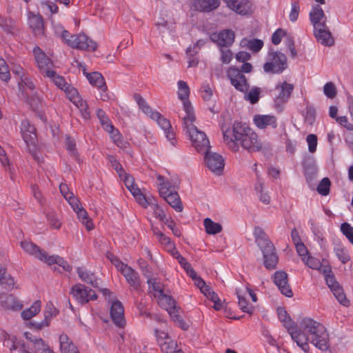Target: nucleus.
I'll use <instances>...</instances> for the list:
<instances>
[{"mask_svg":"<svg viewBox=\"0 0 353 353\" xmlns=\"http://www.w3.org/2000/svg\"><path fill=\"white\" fill-rule=\"evenodd\" d=\"M33 53L40 71L46 76L48 71H52L50 68L52 66V62L39 47H35Z\"/></svg>","mask_w":353,"mask_h":353,"instance_id":"f3484780","label":"nucleus"},{"mask_svg":"<svg viewBox=\"0 0 353 353\" xmlns=\"http://www.w3.org/2000/svg\"><path fill=\"white\" fill-rule=\"evenodd\" d=\"M0 27L7 34L14 35L18 32L19 28L15 21L12 19L3 18L0 16Z\"/></svg>","mask_w":353,"mask_h":353,"instance_id":"4c0bfd02","label":"nucleus"},{"mask_svg":"<svg viewBox=\"0 0 353 353\" xmlns=\"http://www.w3.org/2000/svg\"><path fill=\"white\" fill-rule=\"evenodd\" d=\"M334 253L339 260L343 264L350 260V256L346 248L342 245H336L334 248Z\"/></svg>","mask_w":353,"mask_h":353,"instance_id":"c03bdc74","label":"nucleus"},{"mask_svg":"<svg viewBox=\"0 0 353 353\" xmlns=\"http://www.w3.org/2000/svg\"><path fill=\"white\" fill-rule=\"evenodd\" d=\"M254 236L256 244L261 249L268 245H270L271 247L272 244H273L268 239V235L259 226L254 228Z\"/></svg>","mask_w":353,"mask_h":353,"instance_id":"f704fd0d","label":"nucleus"},{"mask_svg":"<svg viewBox=\"0 0 353 353\" xmlns=\"http://www.w3.org/2000/svg\"><path fill=\"white\" fill-rule=\"evenodd\" d=\"M220 6V0H196L194 6L196 10L209 12Z\"/></svg>","mask_w":353,"mask_h":353,"instance_id":"2f4dec72","label":"nucleus"},{"mask_svg":"<svg viewBox=\"0 0 353 353\" xmlns=\"http://www.w3.org/2000/svg\"><path fill=\"white\" fill-rule=\"evenodd\" d=\"M255 125L260 129H265L268 127L276 128L277 127V120L272 115L256 114L253 118Z\"/></svg>","mask_w":353,"mask_h":353,"instance_id":"b1692460","label":"nucleus"},{"mask_svg":"<svg viewBox=\"0 0 353 353\" xmlns=\"http://www.w3.org/2000/svg\"><path fill=\"white\" fill-rule=\"evenodd\" d=\"M300 328L307 333L310 343L322 351L329 349V334L325 327L310 318H303L300 322Z\"/></svg>","mask_w":353,"mask_h":353,"instance_id":"7ed1b4c3","label":"nucleus"},{"mask_svg":"<svg viewBox=\"0 0 353 353\" xmlns=\"http://www.w3.org/2000/svg\"><path fill=\"white\" fill-rule=\"evenodd\" d=\"M279 320L283 323L284 326L290 331L294 328V323L291 319L287 312L283 307H279L277 310Z\"/></svg>","mask_w":353,"mask_h":353,"instance_id":"79ce46f5","label":"nucleus"},{"mask_svg":"<svg viewBox=\"0 0 353 353\" xmlns=\"http://www.w3.org/2000/svg\"><path fill=\"white\" fill-rule=\"evenodd\" d=\"M70 205L77 213L78 219L85 225L86 229L89 231L92 230L94 228L93 223L89 219L88 212L81 207L79 200L77 199H73Z\"/></svg>","mask_w":353,"mask_h":353,"instance_id":"a211bd4d","label":"nucleus"},{"mask_svg":"<svg viewBox=\"0 0 353 353\" xmlns=\"http://www.w3.org/2000/svg\"><path fill=\"white\" fill-rule=\"evenodd\" d=\"M170 317L173 321L183 330H187L189 327L188 324L183 319L181 315L178 312V309H176L170 314Z\"/></svg>","mask_w":353,"mask_h":353,"instance_id":"5fc2aeb1","label":"nucleus"},{"mask_svg":"<svg viewBox=\"0 0 353 353\" xmlns=\"http://www.w3.org/2000/svg\"><path fill=\"white\" fill-rule=\"evenodd\" d=\"M0 283L10 288L13 287L14 282L12 277L6 273V269L0 266Z\"/></svg>","mask_w":353,"mask_h":353,"instance_id":"13d9d810","label":"nucleus"},{"mask_svg":"<svg viewBox=\"0 0 353 353\" xmlns=\"http://www.w3.org/2000/svg\"><path fill=\"white\" fill-rule=\"evenodd\" d=\"M204 226L206 232L209 234H215L222 230L221 224L212 221L210 218L205 219Z\"/></svg>","mask_w":353,"mask_h":353,"instance_id":"49530a36","label":"nucleus"},{"mask_svg":"<svg viewBox=\"0 0 353 353\" xmlns=\"http://www.w3.org/2000/svg\"><path fill=\"white\" fill-rule=\"evenodd\" d=\"M134 98L136 102L137 103L139 108H141L145 114L148 115L150 117V114H152V113H154L155 111H152V110L148 105L145 99L139 94H135L134 95Z\"/></svg>","mask_w":353,"mask_h":353,"instance_id":"8fccbe9b","label":"nucleus"},{"mask_svg":"<svg viewBox=\"0 0 353 353\" xmlns=\"http://www.w3.org/2000/svg\"><path fill=\"white\" fill-rule=\"evenodd\" d=\"M323 273L325 274V279L328 287L332 289L335 286L339 285L338 282L336 281L334 274L332 273V270L330 268H325L323 270Z\"/></svg>","mask_w":353,"mask_h":353,"instance_id":"680f3d73","label":"nucleus"},{"mask_svg":"<svg viewBox=\"0 0 353 353\" xmlns=\"http://www.w3.org/2000/svg\"><path fill=\"white\" fill-rule=\"evenodd\" d=\"M234 32L229 29L223 30L219 32H213L210 34V39L220 47H228L234 41Z\"/></svg>","mask_w":353,"mask_h":353,"instance_id":"ddd939ff","label":"nucleus"},{"mask_svg":"<svg viewBox=\"0 0 353 353\" xmlns=\"http://www.w3.org/2000/svg\"><path fill=\"white\" fill-rule=\"evenodd\" d=\"M97 115L98 119L100 121V123H101L103 128L105 130H110V131L112 130L113 125L112 124L110 120L109 119L107 114L103 110L98 109L97 111Z\"/></svg>","mask_w":353,"mask_h":353,"instance_id":"09e8293b","label":"nucleus"},{"mask_svg":"<svg viewBox=\"0 0 353 353\" xmlns=\"http://www.w3.org/2000/svg\"><path fill=\"white\" fill-rule=\"evenodd\" d=\"M123 307L119 301H115L112 303L110 307V316L116 325L123 327L125 323L123 316Z\"/></svg>","mask_w":353,"mask_h":353,"instance_id":"412c9836","label":"nucleus"},{"mask_svg":"<svg viewBox=\"0 0 353 353\" xmlns=\"http://www.w3.org/2000/svg\"><path fill=\"white\" fill-rule=\"evenodd\" d=\"M107 159L110 163L111 166L117 171L119 177L121 178L123 176V172H124V170L123 169L121 163L112 155H108Z\"/></svg>","mask_w":353,"mask_h":353,"instance_id":"69168bd1","label":"nucleus"},{"mask_svg":"<svg viewBox=\"0 0 353 353\" xmlns=\"http://www.w3.org/2000/svg\"><path fill=\"white\" fill-rule=\"evenodd\" d=\"M288 332L290 334L292 339L305 352H309L310 347L308 341H310V339L306 332L303 331L301 328L300 330H295V325H294V328L288 331Z\"/></svg>","mask_w":353,"mask_h":353,"instance_id":"6ab92c4d","label":"nucleus"},{"mask_svg":"<svg viewBox=\"0 0 353 353\" xmlns=\"http://www.w3.org/2000/svg\"><path fill=\"white\" fill-rule=\"evenodd\" d=\"M227 6L236 13L245 15L250 12L248 0H224Z\"/></svg>","mask_w":353,"mask_h":353,"instance_id":"c85d7f7f","label":"nucleus"},{"mask_svg":"<svg viewBox=\"0 0 353 353\" xmlns=\"http://www.w3.org/2000/svg\"><path fill=\"white\" fill-rule=\"evenodd\" d=\"M59 346L61 353H79L76 345L65 334L59 336Z\"/></svg>","mask_w":353,"mask_h":353,"instance_id":"473e14b6","label":"nucleus"},{"mask_svg":"<svg viewBox=\"0 0 353 353\" xmlns=\"http://www.w3.org/2000/svg\"><path fill=\"white\" fill-rule=\"evenodd\" d=\"M46 263L48 264L49 265L52 264H57L62 267L65 271L68 272H70L72 270V266L66 261L58 255L48 256Z\"/></svg>","mask_w":353,"mask_h":353,"instance_id":"ea45409f","label":"nucleus"},{"mask_svg":"<svg viewBox=\"0 0 353 353\" xmlns=\"http://www.w3.org/2000/svg\"><path fill=\"white\" fill-rule=\"evenodd\" d=\"M241 46L242 47L247 48L248 49L250 50L251 51L254 52H259L262 47L263 46V41L260 39H243L241 41Z\"/></svg>","mask_w":353,"mask_h":353,"instance_id":"58836bf2","label":"nucleus"},{"mask_svg":"<svg viewBox=\"0 0 353 353\" xmlns=\"http://www.w3.org/2000/svg\"><path fill=\"white\" fill-rule=\"evenodd\" d=\"M21 130L24 141L28 144H34L36 139L35 128L29 121L24 120L21 122Z\"/></svg>","mask_w":353,"mask_h":353,"instance_id":"cd10ccee","label":"nucleus"},{"mask_svg":"<svg viewBox=\"0 0 353 353\" xmlns=\"http://www.w3.org/2000/svg\"><path fill=\"white\" fill-rule=\"evenodd\" d=\"M46 77H49L62 90H64L67 85H69L63 77L57 74L54 70L48 71Z\"/></svg>","mask_w":353,"mask_h":353,"instance_id":"a18cd8bd","label":"nucleus"},{"mask_svg":"<svg viewBox=\"0 0 353 353\" xmlns=\"http://www.w3.org/2000/svg\"><path fill=\"white\" fill-rule=\"evenodd\" d=\"M25 337L28 341L27 347L31 349L33 353H50L52 349L41 338L33 336L30 332H26Z\"/></svg>","mask_w":353,"mask_h":353,"instance_id":"9b49d317","label":"nucleus"},{"mask_svg":"<svg viewBox=\"0 0 353 353\" xmlns=\"http://www.w3.org/2000/svg\"><path fill=\"white\" fill-rule=\"evenodd\" d=\"M77 63L79 68H83V74L87 77L88 80L89 81L91 85L99 88L103 92L106 91L107 86L105 85V79L101 73L98 72L88 73L86 72V69L83 63L78 61H77Z\"/></svg>","mask_w":353,"mask_h":353,"instance_id":"dca6fc26","label":"nucleus"},{"mask_svg":"<svg viewBox=\"0 0 353 353\" xmlns=\"http://www.w3.org/2000/svg\"><path fill=\"white\" fill-rule=\"evenodd\" d=\"M252 65L250 63H243L241 69L231 67L227 72V76L231 81V84L239 91L245 92L249 90V83L243 72H251Z\"/></svg>","mask_w":353,"mask_h":353,"instance_id":"39448f33","label":"nucleus"},{"mask_svg":"<svg viewBox=\"0 0 353 353\" xmlns=\"http://www.w3.org/2000/svg\"><path fill=\"white\" fill-rule=\"evenodd\" d=\"M58 313V311L54 307L52 303H48L46 304L45 310H44V319L40 323H34L33 325L35 326L37 329H41L44 327L48 326V321L53 316H55Z\"/></svg>","mask_w":353,"mask_h":353,"instance_id":"72a5a7b5","label":"nucleus"},{"mask_svg":"<svg viewBox=\"0 0 353 353\" xmlns=\"http://www.w3.org/2000/svg\"><path fill=\"white\" fill-rule=\"evenodd\" d=\"M157 299L159 305L165 309L168 314L177 309L175 301L170 296L163 294Z\"/></svg>","mask_w":353,"mask_h":353,"instance_id":"e433bc0d","label":"nucleus"},{"mask_svg":"<svg viewBox=\"0 0 353 353\" xmlns=\"http://www.w3.org/2000/svg\"><path fill=\"white\" fill-rule=\"evenodd\" d=\"M184 110L186 113V116L183 119V124L184 129L186 130V134H188L193 147H194L198 152H205L210 148V141L205 133L199 130L194 125L193 123L195 121V115L191 103L185 102L184 103Z\"/></svg>","mask_w":353,"mask_h":353,"instance_id":"f03ea898","label":"nucleus"},{"mask_svg":"<svg viewBox=\"0 0 353 353\" xmlns=\"http://www.w3.org/2000/svg\"><path fill=\"white\" fill-rule=\"evenodd\" d=\"M121 273L125 277L126 281L134 290L139 291L141 288V279L139 273L127 265Z\"/></svg>","mask_w":353,"mask_h":353,"instance_id":"aec40b11","label":"nucleus"},{"mask_svg":"<svg viewBox=\"0 0 353 353\" xmlns=\"http://www.w3.org/2000/svg\"><path fill=\"white\" fill-rule=\"evenodd\" d=\"M255 190L259 194V197L261 202H263L265 205L270 203V198L267 193L263 192V183L259 179L255 184Z\"/></svg>","mask_w":353,"mask_h":353,"instance_id":"6e6d98bb","label":"nucleus"},{"mask_svg":"<svg viewBox=\"0 0 353 353\" xmlns=\"http://www.w3.org/2000/svg\"><path fill=\"white\" fill-rule=\"evenodd\" d=\"M20 245L23 251L28 254L34 256L42 262H46L49 255L36 244L31 241H23L20 243Z\"/></svg>","mask_w":353,"mask_h":353,"instance_id":"4468645a","label":"nucleus"},{"mask_svg":"<svg viewBox=\"0 0 353 353\" xmlns=\"http://www.w3.org/2000/svg\"><path fill=\"white\" fill-rule=\"evenodd\" d=\"M70 292L73 297L80 304H85L97 298V295L93 290L81 283L73 285Z\"/></svg>","mask_w":353,"mask_h":353,"instance_id":"0eeeda50","label":"nucleus"},{"mask_svg":"<svg viewBox=\"0 0 353 353\" xmlns=\"http://www.w3.org/2000/svg\"><path fill=\"white\" fill-rule=\"evenodd\" d=\"M341 230L350 242L353 244V228L349 223H343L341 225Z\"/></svg>","mask_w":353,"mask_h":353,"instance_id":"774afa93","label":"nucleus"},{"mask_svg":"<svg viewBox=\"0 0 353 353\" xmlns=\"http://www.w3.org/2000/svg\"><path fill=\"white\" fill-rule=\"evenodd\" d=\"M291 11L289 14V19L292 22H295L299 17L300 12V6L298 0H292Z\"/></svg>","mask_w":353,"mask_h":353,"instance_id":"052dcab7","label":"nucleus"},{"mask_svg":"<svg viewBox=\"0 0 353 353\" xmlns=\"http://www.w3.org/2000/svg\"><path fill=\"white\" fill-rule=\"evenodd\" d=\"M294 90V85L286 81L276 85L275 90L278 94H275L274 103L276 108H281L290 99Z\"/></svg>","mask_w":353,"mask_h":353,"instance_id":"1a4fd4ad","label":"nucleus"},{"mask_svg":"<svg viewBox=\"0 0 353 353\" xmlns=\"http://www.w3.org/2000/svg\"><path fill=\"white\" fill-rule=\"evenodd\" d=\"M222 131L225 143L234 152H238L240 147L249 152H259L263 148L258 134L245 123L235 121L232 130Z\"/></svg>","mask_w":353,"mask_h":353,"instance_id":"f257e3e1","label":"nucleus"},{"mask_svg":"<svg viewBox=\"0 0 353 353\" xmlns=\"http://www.w3.org/2000/svg\"><path fill=\"white\" fill-rule=\"evenodd\" d=\"M205 162L210 170L216 175H221L224 168V159L223 157L216 152H205Z\"/></svg>","mask_w":353,"mask_h":353,"instance_id":"6e6552de","label":"nucleus"},{"mask_svg":"<svg viewBox=\"0 0 353 353\" xmlns=\"http://www.w3.org/2000/svg\"><path fill=\"white\" fill-rule=\"evenodd\" d=\"M270 61L263 65L265 72L280 74L288 67L287 57L281 52H273L269 54Z\"/></svg>","mask_w":353,"mask_h":353,"instance_id":"423d86ee","label":"nucleus"},{"mask_svg":"<svg viewBox=\"0 0 353 353\" xmlns=\"http://www.w3.org/2000/svg\"><path fill=\"white\" fill-rule=\"evenodd\" d=\"M77 274L82 281L91 285L93 288H99V283L94 274L83 268H77Z\"/></svg>","mask_w":353,"mask_h":353,"instance_id":"c9c22d12","label":"nucleus"},{"mask_svg":"<svg viewBox=\"0 0 353 353\" xmlns=\"http://www.w3.org/2000/svg\"><path fill=\"white\" fill-rule=\"evenodd\" d=\"M274 283L280 292L288 297H292L293 292L288 284V274L283 271H276L274 274Z\"/></svg>","mask_w":353,"mask_h":353,"instance_id":"2eb2a0df","label":"nucleus"},{"mask_svg":"<svg viewBox=\"0 0 353 353\" xmlns=\"http://www.w3.org/2000/svg\"><path fill=\"white\" fill-rule=\"evenodd\" d=\"M157 341L162 352L175 353L177 351L176 343L172 340L167 332L155 330Z\"/></svg>","mask_w":353,"mask_h":353,"instance_id":"f8f14e48","label":"nucleus"},{"mask_svg":"<svg viewBox=\"0 0 353 353\" xmlns=\"http://www.w3.org/2000/svg\"><path fill=\"white\" fill-rule=\"evenodd\" d=\"M29 27L36 36H42L44 34V25L43 19L40 15L30 13L28 15Z\"/></svg>","mask_w":353,"mask_h":353,"instance_id":"a878e982","label":"nucleus"},{"mask_svg":"<svg viewBox=\"0 0 353 353\" xmlns=\"http://www.w3.org/2000/svg\"><path fill=\"white\" fill-rule=\"evenodd\" d=\"M10 78V74L6 61L0 58V79L4 81H7Z\"/></svg>","mask_w":353,"mask_h":353,"instance_id":"338daca9","label":"nucleus"},{"mask_svg":"<svg viewBox=\"0 0 353 353\" xmlns=\"http://www.w3.org/2000/svg\"><path fill=\"white\" fill-rule=\"evenodd\" d=\"M330 185L331 183L330 179L327 177L323 178L319 183L316 190L320 194L326 196L330 192Z\"/></svg>","mask_w":353,"mask_h":353,"instance_id":"bf43d9fd","label":"nucleus"},{"mask_svg":"<svg viewBox=\"0 0 353 353\" xmlns=\"http://www.w3.org/2000/svg\"><path fill=\"white\" fill-rule=\"evenodd\" d=\"M303 261L305 263L306 265H307L310 268L314 270H320L321 267V261L313 256H307L302 258Z\"/></svg>","mask_w":353,"mask_h":353,"instance_id":"0e129e2a","label":"nucleus"},{"mask_svg":"<svg viewBox=\"0 0 353 353\" xmlns=\"http://www.w3.org/2000/svg\"><path fill=\"white\" fill-rule=\"evenodd\" d=\"M263 254L264 265L267 269L272 270L276 268L278 263V256L275 252V248L273 244L272 246L268 245L261 249Z\"/></svg>","mask_w":353,"mask_h":353,"instance_id":"4be33fe9","label":"nucleus"},{"mask_svg":"<svg viewBox=\"0 0 353 353\" xmlns=\"http://www.w3.org/2000/svg\"><path fill=\"white\" fill-rule=\"evenodd\" d=\"M150 118L157 122L158 125L164 131L165 137L170 143L174 146L176 145V141L175 139V134L172 130V125L169 120L157 111L150 114Z\"/></svg>","mask_w":353,"mask_h":353,"instance_id":"9d476101","label":"nucleus"},{"mask_svg":"<svg viewBox=\"0 0 353 353\" xmlns=\"http://www.w3.org/2000/svg\"><path fill=\"white\" fill-rule=\"evenodd\" d=\"M26 101L28 102V103L30 105L31 108L34 110H38L41 107L42 104V98L39 96L37 94H33L30 97L28 96V94L26 93Z\"/></svg>","mask_w":353,"mask_h":353,"instance_id":"4d7b16f0","label":"nucleus"},{"mask_svg":"<svg viewBox=\"0 0 353 353\" xmlns=\"http://www.w3.org/2000/svg\"><path fill=\"white\" fill-rule=\"evenodd\" d=\"M73 103L79 108L82 117L85 119H88L90 118V113L88 109L87 102L85 100L80 97L77 101H74Z\"/></svg>","mask_w":353,"mask_h":353,"instance_id":"3c124183","label":"nucleus"},{"mask_svg":"<svg viewBox=\"0 0 353 353\" xmlns=\"http://www.w3.org/2000/svg\"><path fill=\"white\" fill-rule=\"evenodd\" d=\"M176 212L183 211V207L179 194L176 191H170L165 195L161 196Z\"/></svg>","mask_w":353,"mask_h":353,"instance_id":"7c9ffc66","label":"nucleus"},{"mask_svg":"<svg viewBox=\"0 0 353 353\" xmlns=\"http://www.w3.org/2000/svg\"><path fill=\"white\" fill-rule=\"evenodd\" d=\"M236 295L239 299V305L240 307V309L246 313L248 314H252L254 311V307L249 304L248 301L240 294V292L239 290H236Z\"/></svg>","mask_w":353,"mask_h":353,"instance_id":"864d4df0","label":"nucleus"},{"mask_svg":"<svg viewBox=\"0 0 353 353\" xmlns=\"http://www.w3.org/2000/svg\"><path fill=\"white\" fill-rule=\"evenodd\" d=\"M59 30L61 31V37L62 39L72 48L94 51L97 48V43L84 34H70L68 31L63 30L61 26H57L56 28L57 34H58Z\"/></svg>","mask_w":353,"mask_h":353,"instance_id":"20e7f679","label":"nucleus"},{"mask_svg":"<svg viewBox=\"0 0 353 353\" xmlns=\"http://www.w3.org/2000/svg\"><path fill=\"white\" fill-rule=\"evenodd\" d=\"M0 305L4 309L19 310L23 307L21 302L12 294L0 295Z\"/></svg>","mask_w":353,"mask_h":353,"instance_id":"bb28decb","label":"nucleus"},{"mask_svg":"<svg viewBox=\"0 0 353 353\" xmlns=\"http://www.w3.org/2000/svg\"><path fill=\"white\" fill-rule=\"evenodd\" d=\"M156 236L158 241L165 246L166 250L172 251L175 248L174 244L171 241L170 239L163 232L158 231L157 233H156Z\"/></svg>","mask_w":353,"mask_h":353,"instance_id":"603ef678","label":"nucleus"},{"mask_svg":"<svg viewBox=\"0 0 353 353\" xmlns=\"http://www.w3.org/2000/svg\"><path fill=\"white\" fill-rule=\"evenodd\" d=\"M178 97L183 101V104L185 102L190 103L188 101L189 95H190V88L186 82L183 81H179L178 83Z\"/></svg>","mask_w":353,"mask_h":353,"instance_id":"37998d69","label":"nucleus"},{"mask_svg":"<svg viewBox=\"0 0 353 353\" xmlns=\"http://www.w3.org/2000/svg\"><path fill=\"white\" fill-rule=\"evenodd\" d=\"M1 339L3 341V345L10 350V353H14L24 344L18 341L15 336L7 332L2 334Z\"/></svg>","mask_w":353,"mask_h":353,"instance_id":"c756f323","label":"nucleus"},{"mask_svg":"<svg viewBox=\"0 0 353 353\" xmlns=\"http://www.w3.org/2000/svg\"><path fill=\"white\" fill-rule=\"evenodd\" d=\"M244 99L250 102L251 104L256 103L259 100L261 89L257 87L252 88L249 92L248 90L243 92Z\"/></svg>","mask_w":353,"mask_h":353,"instance_id":"de8ad7c7","label":"nucleus"},{"mask_svg":"<svg viewBox=\"0 0 353 353\" xmlns=\"http://www.w3.org/2000/svg\"><path fill=\"white\" fill-rule=\"evenodd\" d=\"M41 303L40 301H34L28 309L23 310L21 315L24 320H29L36 316L41 310Z\"/></svg>","mask_w":353,"mask_h":353,"instance_id":"a19ab883","label":"nucleus"},{"mask_svg":"<svg viewBox=\"0 0 353 353\" xmlns=\"http://www.w3.org/2000/svg\"><path fill=\"white\" fill-rule=\"evenodd\" d=\"M310 19L314 28L323 27L326 24V17L323 9L319 5H316L310 12Z\"/></svg>","mask_w":353,"mask_h":353,"instance_id":"393cba45","label":"nucleus"},{"mask_svg":"<svg viewBox=\"0 0 353 353\" xmlns=\"http://www.w3.org/2000/svg\"><path fill=\"white\" fill-rule=\"evenodd\" d=\"M314 34L317 41L322 45L331 46L334 44V39L326 24L323 27L314 28Z\"/></svg>","mask_w":353,"mask_h":353,"instance_id":"5701e85b","label":"nucleus"},{"mask_svg":"<svg viewBox=\"0 0 353 353\" xmlns=\"http://www.w3.org/2000/svg\"><path fill=\"white\" fill-rule=\"evenodd\" d=\"M323 93L329 99H334L337 94L336 88L334 83L327 82L323 86Z\"/></svg>","mask_w":353,"mask_h":353,"instance_id":"e2e57ef3","label":"nucleus"}]
</instances>
